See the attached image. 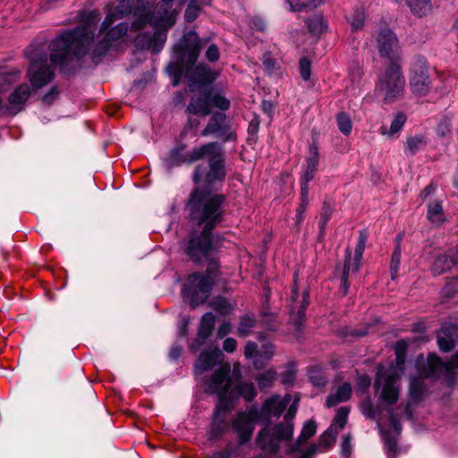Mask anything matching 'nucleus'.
Wrapping results in <instances>:
<instances>
[{
	"label": "nucleus",
	"instance_id": "f257e3e1",
	"mask_svg": "<svg viewBox=\"0 0 458 458\" xmlns=\"http://www.w3.org/2000/svg\"><path fill=\"white\" fill-rule=\"evenodd\" d=\"M128 22L123 21L107 30H101L95 37L94 32L84 25L67 30L57 35L49 44L48 55L45 49L31 44L25 51L30 61L27 76L35 89L50 83L55 78V66L61 72L71 74L81 65V59L89 55L95 64L102 61L111 47L123 38L128 32Z\"/></svg>",
	"mask_w": 458,
	"mask_h": 458
},
{
	"label": "nucleus",
	"instance_id": "f03ea898",
	"mask_svg": "<svg viewBox=\"0 0 458 458\" xmlns=\"http://www.w3.org/2000/svg\"><path fill=\"white\" fill-rule=\"evenodd\" d=\"M185 144H179L173 148L166 160V166L173 168L183 164L191 165L199 160L205 159L208 166L198 165L192 173L194 184L205 182L208 185L221 183L226 178L225 150L221 144L216 141L203 144L186 151Z\"/></svg>",
	"mask_w": 458,
	"mask_h": 458
},
{
	"label": "nucleus",
	"instance_id": "7ed1b4c3",
	"mask_svg": "<svg viewBox=\"0 0 458 458\" xmlns=\"http://www.w3.org/2000/svg\"><path fill=\"white\" fill-rule=\"evenodd\" d=\"M174 51L176 62L167 66L169 74L174 76V86L179 83L184 71L189 73L191 84L199 89L211 85L217 79L218 72L207 64L200 63L194 66L200 53L199 36L195 31L185 33L181 43L174 46Z\"/></svg>",
	"mask_w": 458,
	"mask_h": 458
},
{
	"label": "nucleus",
	"instance_id": "20e7f679",
	"mask_svg": "<svg viewBox=\"0 0 458 458\" xmlns=\"http://www.w3.org/2000/svg\"><path fill=\"white\" fill-rule=\"evenodd\" d=\"M416 369L419 376L410 377L408 394L411 403H419L428 393L425 378L434 382L443 380L449 386L453 385L454 369H458V353L448 361H444L434 352L428 353L427 357L420 354L416 359Z\"/></svg>",
	"mask_w": 458,
	"mask_h": 458
},
{
	"label": "nucleus",
	"instance_id": "39448f33",
	"mask_svg": "<svg viewBox=\"0 0 458 458\" xmlns=\"http://www.w3.org/2000/svg\"><path fill=\"white\" fill-rule=\"evenodd\" d=\"M201 186L195 187L186 206L190 220L202 228L214 230L224 220L225 196L212 193L216 184L208 185L200 182Z\"/></svg>",
	"mask_w": 458,
	"mask_h": 458
},
{
	"label": "nucleus",
	"instance_id": "423d86ee",
	"mask_svg": "<svg viewBox=\"0 0 458 458\" xmlns=\"http://www.w3.org/2000/svg\"><path fill=\"white\" fill-rule=\"evenodd\" d=\"M220 241L221 237L213 234V230L193 229L183 240V252L192 262L202 264L218 250Z\"/></svg>",
	"mask_w": 458,
	"mask_h": 458
},
{
	"label": "nucleus",
	"instance_id": "0eeeda50",
	"mask_svg": "<svg viewBox=\"0 0 458 458\" xmlns=\"http://www.w3.org/2000/svg\"><path fill=\"white\" fill-rule=\"evenodd\" d=\"M293 429L291 424L278 422L275 425H266L259 430L255 437L256 446L264 453L271 455L276 454L281 445L285 443L287 446L293 440Z\"/></svg>",
	"mask_w": 458,
	"mask_h": 458
},
{
	"label": "nucleus",
	"instance_id": "6e6552de",
	"mask_svg": "<svg viewBox=\"0 0 458 458\" xmlns=\"http://www.w3.org/2000/svg\"><path fill=\"white\" fill-rule=\"evenodd\" d=\"M405 79L401 67L393 62L382 73L376 86V92L384 103L392 104L400 98L404 91Z\"/></svg>",
	"mask_w": 458,
	"mask_h": 458
},
{
	"label": "nucleus",
	"instance_id": "1a4fd4ad",
	"mask_svg": "<svg viewBox=\"0 0 458 458\" xmlns=\"http://www.w3.org/2000/svg\"><path fill=\"white\" fill-rule=\"evenodd\" d=\"M260 420H262V412L256 405L236 412L231 422L232 431L236 435L237 439L234 445H239L240 448L248 445L254 433L256 424Z\"/></svg>",
	"mask_w": 458,
	"mask_h": 458
},
{
	"label": "nucleus",
	"instance_id": "9d476101",
	"mask_svg": "<svg viewBox=\"0 0 458 458\" xmlns=\"http://www.w3.org/2000/svg\"><path fill=\"white\" fill-rule=\"evenodd\" d=\"M214 286V278L199 272L192 273L188 277V284L182 287V294L190 301L191 308L203 304L209 297Z\"/></svg>",
	"mask_w": 458,
	"mask_h": 458
},
{
	"label": "nucleus",
	"instance_id": "9b49d317",
	"mask_svg": "<svg viewBox=\"0 0 458 458\" xmlns=\"http://www.w3.org/2000/svg\"><path fill=\"white\" fill-rule=\"evenodd\" d=\"M134 21L131 22V29L139 30L143 29L147 24H151L155 29L168 30L175 22V14L174 12L165 10L161 13V9L154 12H148L146 7L141 8L138 5L133 10Z\"/></svg>",
	"mask_w": 458,
	"mask_h": 458
},
{
	"label": "nucleus",
	"instance_id": "f8f14e48",
	"mask_svg": "<svg viewBox=\"0 0 458 458\" xmlns=\"http://www.w3.org/2000/svg\"><path fill=\"white\" fill-rule=\"evenodd\" d=\"M401 376L395 371L378 372L375 378L374 386L380 390L379 400L388 408H392L399 399L401 390Z\"/></svg>",
	"mask_w": 458,
	"mask_h": 458
},
{
	"label": "nucleus",
	"instance_id": "ddd939ff",
	"mask_svg": "<svg viewBox=\"0 0 458 458\" xmlns=\"http://www.w3.org/2000/svg\"><path fill=\"white\" fill-rule=\"evenodd\" d=\"M410 89L413 94L426 96L432 85L429 76V66L428 61L422 56H416L410 68L409 78Z\"/></svg>",
	"mask_w": 458,
	"mask_h": 458
},
{
	"label": "nucleus",
	"instance_id": "4468645a",
	"mask_svg": "<svg viewBox=\"0 0 458 458\" xmlns=\"http://www.w3.org/2000/svg\"><path fill=\"white\" fill-rule=\"evenodd\" d=\"M231 368L229 365H222L210 377L207 382L206 391L209 394H218V403L222 405H230L226 394L232 386V378L230 377Z\"/></svg>",
	"mask_w": 458,
	"mask_h": 458
},
{
	"label": "nucleus",
	"instance_id": "2eb2a0df",
	"mask_svg": "<svg viewBox=\"0 0 458 458\" xmlns=\"http://www.w3.org/2000/svg\"><path fill=\"white\" fill-rule=\"evenodd\" d=\"M210 114L208 123L201 131V135H215L225 142L235 140L237 137L236 132L231 130L226 114L219 111L213 112Z\"/></svg>",
	"mask_w": 458,
	"mask_h": 458
},
{
	"label": "nucleus",
	"instance_id": "dca6fc26",
	"mask_svg": "<svg viewBox=\"0 0 458 458\" xmlns=\"http://www.w3.org/2000/svg\"><path fill=\"white\" fill-rule=\"evenodd\" d=\"M377 49L380 56L392 63L400 57V46L395 33L387 27L379 30L377 36Z\"/></svg>",
	"mask_w": 458,
	"mask_h": 458
},
{
	"label": "nucleus",
	"instance_id": "f3484780",
	"mask_svg": "<svg viewBox=\"0 0 458 458\" xmlns=\"http://www.w3.org/2000/svg\"><path fill=\"white\" fill-rule=\"evenodd\" d=\"M319 163L318 147L317 143L313 142L310 145L309 155L305 159V164L301 166V191L304 192L306 190L307 193H310L309 183L314 179L315 174L318 171Z\"/></svg>",
	"mask_w": 458,
	"mask_h": 458
},
{
	"label": "nucleus",
	"instance_id": "a211bd4d",
	"mask_svg": "<svg viewBox=\"0 0 458 458\" xmlns=\"http://www.w3.org/2000/svg\"><path fill=\"white\" fill-rule=\"evenodd\" d=\"M106 13L101 23V30H107L115 21L121 20L133 12V0H121L118 4H106L105 6Z\"/></svg>",
	"mask_w": 458,
	"mask_h": 458
},
{
	"label": "nucleus",
	"instance_id": "6ab92c4d",
	"mask_svg": "<svg viewBox=\"0 0 458 458\" xmlns=\"http://www.w3.org/2000/svg\"><path fill=\"white\" fill-rule=\"evenodd\" d=\"M165 29H157L154 32H144L136 38V45L146 50H150L152 53L157 54L164 47L166 41Z\"/></svg>",
	"mask_w": 458,
	"mask_h": 458
},
{
	"label": "nucleus",
	"instance_id": "aec40b11",
	"mask_svg": "<svg viewBox=\"0 0 458 458\" xmlns=\"http://www.w3.org/2000/svg\"><path fill=\"white\" fill-rule=\"evenodd\" d=\"M230 405L217 404L214 410L210 423L209 439L216 440L226 430L225 414L229 411Z\"/></svg>",
	"mask_w": 458,
	"mask_h": 458
},
{
	"label": "nucleus",
	"instance_id": "412c9836",
	"mask_svg": "<svg viewBox=\"0 0 458 458\" xmlns=\"http://www.w3.org/2000/svg\"><path fill=\"white\" fill-rule=\"evenodd\" d=\"M31 89L27 83L17 86L8 98V110L12 114H17L23 110L26 102L30 97Z\"/></svg>",
	"mask_w": 458,
	"mask_h": 458
},
{
	"label": "nucleus",
	"instance_id": "4be33fe9",
	"mask_svg": "<svg viewBox=\"0 0 458 458\" xmlns=\"http://www.w3.org/2000/svg\"><path fill=\"white\" fill-rule=\"evenodd\" d=\"M291 402L289 394L284 398H280L278 395H274L267 399L262 404L259 411L262 412V419H269L270 417L278 418L283 411L286 409Z\"/></svg>",
	"mask_w": 458,
	"mask_h": 458
},
{
	"label": "nucleus",
	"instance_id": "5701e85b",
	"mask_svg": "<svg viewBox=\"0 0 458 458\" xmlns=\"http://www.w3.org/2000/svg\"><path fill=\"white\" fill-rule=\"evenodd\" d=\"M297 298H299L298 290L294 287L292 291V311H291V320L295 325L297 328L303 324L306 316V310L310 304V293L308 290L303 291L301 294V301L297 307V310L295 311V304H297Z\"/></svg>",
	"mask_w": 458,
	"mask_h": 458
},
{
	"label": "nucleus",
	"instance_id": "b1692460",
	"mask_svg": "<svg viewBox=\"0 0 458 458\" xmlns=\"http://www.w3.org/2000/svg\"><path fill=\"white\" fill-rule=\"evenodd\" d=\"M458 266V246L451 249L445 254L439 255L432 265V273L435 276H440L452 267Z\"/></svg>",
	"mask_w": 458,
	"mask_h": 458
},
{
	"label": "nucleus",
	"instance_id": "393cba45",
	"mask_svg": "<svg viewBox=\"0 0 458 458\" xmlns=\"http://www.w3.org/2000/svg\"><path fill=\"white\" fill-rule=\"evenodd\" d=\"M222 358L223 352L218 348L201 352L194 365L195 374L200 375L211 369Z\"/></svg>",
	"mask_w": 458,
	"mask_h": 458
},
{
	"label": "nucleus",
	"instance_id": "a878e982",
	"mask_svg": "<svg viewBox=\"0 0 458 458\" xmlns=\"http://www.w3.org/2000/svg\"><path fill=\"white\" fill-rule=\"evenodd\" d=\"M187 112L193 115L207 116L210 114L208 90L205 89L193 96L187 106Z\"/></svg>",
	"mask_w": 458,
	"mask_h": 458
},
{
	"label": "nucleus",
	"instance_id": "bb28decb",
	"mask_svg": "<svg viewBox=\"0 0 458 458\" xmlns=\"http://www.w3.org/2000/svg\"><path fill=\"white\" fill-rule=\"evenodd\" d=\"M215 326V317L211 312H207L202 316L198 331V336L191 349L197 351L202 345L207 338L211 335Z\"/></svg>",
	"mask_w": 458,
	"mask_h": 458
},
{
	"label": "nucleus",
	"instance_id": "cd10ccee",
	"mask_svg": "<svg viewBox=\"0 0 458 458\" xmlns=\"http://www.w3.org/2000/svg\"><path fill=\"white\" fill-rule=\"evenodd\" d=\"M317 425L314 420H308L304 423L301 432L294 443H291L288 445L286 453L288 454H293L301 451V445L312 436L315 435Z\"/></svg>",
	"mask_w": 458,
	"mask_h": 458
},
{
	"label": "nucleus",
	"instance_id": "c85d7f7f",
	"mask_svg": "<svg viewBox=\"0 0 458 458\" xmlns=\"http://www.w3.org/2000/svg\"><path fill=\"white\" fill-rule=\"evenodd\" d=\"M352 388L350 383H344L339 386L334 394H330L327 400L326 405L328 408L336 406L340 403L346 402L350 399Z\"/></svg>",
	"mask_w": 458,
	"mask_h": 458
},
{
	"label": "nucleus",
	"instance_id": "c756f323",
	"mask_svg": "<svg viewBox=\"0 0 458 458\" xmlns=\"http://www.w3.org/2000/svg\"><path fill=\"white\" fill-rule=\"evenodd\" d=\"M290 11L293 13H309L321 5L323 0H285Z\"/></svg>",
	"mask_w": 458,
	"mask_h": 458
},
{
	"label": "nucleus",
	"instance_id": "7c9ffc66",
	"mask_svg": "<svg viewBox=\"0 0 458 458\" xmlns=\"http://www.w3.org/2000/svg\"><path fill=\"white\" fill-rule=\"evenodd\" d=\"M427 218L436 225H440L445 221L441 201L433 200L428 204Z\"/></svg>",
	"mask_w": 458,
	"mask_h": 458
},
{
	"label": "nucleus",
	"instance_id": "2f4dec72",
	"mask_svg": "<svg viewBox=\"0 0 458 458\" xmlns=\"http://www.w3.org/2000/svg\"><path fill=\"white\" fill-rule=\"evenodd\" d=\"M208 90L210 110L212 108H217L220 110V112H225L230 108L231 102L228 98H226L220 92L214 91L212 89H208Z\"/></svg>",
	"mask_w": 458,
	"mask_h": 458
},
{
	"label": "nucleus",
	"instance_id": "473e14b6",
	"mask_svg": "<svg viewBox=\"0 0 458 458\" xmlns=\"http://www.w3.org/2000/svg\"><path fill=\"white\" fill-rule=\"evenodd\" d=\"M275 350L274 345L271 344H263L257 352L255 359L253 360V365L255 369H260L263 368L265 363H267L272 356L274 355Z\"/></svg>",
	"mask_w": 458,
	"mask_h": 458
},
{
	"label": "nucleus",
	"instance_id": "72a5a7b5",
	"mask_svg": "<svg viewBox=\"0 0 458 458\" xmlns=\"http://www.w3.org/2000/svg\"><path fill=\"white\" fill-rule=\"evenodd\" d=\"M368 239L367 233L365 231H360L357 244L355 247L354 257H352L353 260V272L358 273L360 267V260L362 258L363 251L365 250L366 242Z\"/></svg>",
	"mask_w": 458,
	"mask_h": 458
},
{
	"label": "nucleus",
	"instance_id": "f704fd0d",
	"mask_svg": "<svg viewBox=\"0 0 458 458\" xmlns=\"http://www.w3.org/2000/svg\"><path fill=\"white\" fill-rule=\"evenodd\" d=\"M411 13L419 17L430 13L432 5L430 0H405Z\"/></svg>",
	"mask_w": 458,
	"mask_h": 458
},
{
	"label": "nucleus",
	"instance_id": "c9c22d12",
	"mask_svg": "<svg viewBox=\"0 0 458 458\" xmlns=\"http://www.w3.org/2000/svg\"><path fill=\"white\" fill-rule=\"evenodd\" d=\"M277 373L274 369H267L256 377L259 388L261 392H267L276 381Z\"/></svg>",
	"mask_w": 458,
	"mask_h": 458
},
{
	"label": "nucleus",
	"instance_id": "e433bc0d",
	"mask_svg": "<svg viewBox=\"0 0 458 458\" xmlns=\"http://www.w3.org/2000/svg\"><path fill=\"white\" fill-rule=\"evenodd\" d=\"M407 116L403 112H398L394 114L389 131L386 130L385 126L380 128L382 134H386L389 137H393L395 133L399 132L404 123H406Z\"/></svg>",
	"mask_w": 458,
	"mask_h": 458
},
{
	"label": "nucleus",
	"instance_id": "4c0bfd02",
	"mask_svg": "<svg viewBox=\"0 0 458 458\" xmlns=\"http://www.w3.org/2000/svg\"><path fill=\"white\" fill-rule=\"evenodd\" d=\"M427 142L422 135H415L407 138L404 145V152L407 155H415L417 152L421 150Z\"/></svg>",
	"mask_w": 458,
	"mask_h": 458
},
{
	"label": "nucleus",
	"instance_id": "58836bf2",
	"mask_svg": "<svg viewBox=\"0 0 458 458\" xmlns=\"http://www.w3.org/2000/svg\"><path fill=\"white\" fill-rule=\"evenodd\" d=\"M334 213V208L332 205L327 202L324 201L323 206L320 212V218H319V233L318 237L322 238L325 234V229L327 225V222L331 219L332 215Z\"/></svg>",
	"mask_w": 458,
	"mask_h": 458
},
{
	"label": "nucleus",
	"instance_id": "ea45409f",
	"mask_svg": "<svg viewBox=\"0 0 458 458\" xmlns=\"http://www.w3.org/2000/svg\"><path fill=\"white\" fill-rule=\"evenodd\" d=\"M437 335L448 339L453 344L455 345V344L458 342V326L453 323L445 324L441 327ZM457 353L453 357H454ZM453 359L454 358H452L450 360Z\"/></svg>",
	"mask_w": 458,
	"mask_h": 458
},
{
	"label": "nucleus",
	"instance_id": "a19ab883",
	"mask_svg": "<svg viewBox=\"0 0 458 458\" xmlns=\"http://www.w3.org/2000/svg\"><path fill=\"white\" fill-rule=\"evenodd\" d=\"M385 449L388 458H394L398 452L397 439L388 431H382Z\"/></svg>",
	"mask_w": 458,
	"mask_h": 458
},
{
	"label": "nucleus",
	"instance_id": "79ce46f5",
	"mask_svg": "<svg viewBox=\"0 0 458 458\" xmlns=\"http://www.w3.org/2000/svg\"><path fill=\"white\" fill-rule=\"evenodd\" d=\"M401 240H402V235L398 234L396 236V244H395L394 250L392 254V259H391L390 269H391L392 278H394L395 276L397 275L399 267H400V264H401V252H402Z\"/></svg>",
	"mask_w": 458,
	"mask_h": 458
},
{
	"label": "nucleus",
	"instance_id": "37998d69",
	"mask_svg": "<svg viewBox=\"0 0 458 458\" xmlns=\"http://www.w3.org/2000/svg\"><path fill=\"white\" fill-rule=\"evenodd\" d=\"M309 377L312 385L315 386H324L327 383L325 371L318 365L310 367L309 370Z\"/></svg>",
	"mask_w": 458,
	"mask_h": 458
},
{
	"label": "nucleus",
	"instance_id": "c03bdc74",
	"mask_svg": "<svg viewBox=\"0 0 458 458\" xmlns=\"http://www.w3.org/2000/svg\"><path fill=\"white\" fill-rule=\"evenodd\" d=\"M307 26L310 32L313 34H321L327 30V23L321 15H315L308 19Z\"/></svg>",
	"mask_w": 458,
	"mask_h": 458
},
{
	"label": "nucleus",
	"instance_id": "a18cd8bd",
	"mask_svg": "<svg viewBox=\"0 0 458 458\" xmlns=\"http://www.w3.org/2000/svg\"><path fill=\"white\" fill-rule=\"evenodd\" d=\"M337 435V428H334V424H331L327 429L320 436L318 439V445L320 447H330L335 442Z\"/></svg>",
	"mask_w": 458,
	"mask_h": 458
},
{
	"label": "nucleus",
	"instance_id": "49530a36",
	"mask_svg": "<svg viewBox=\"0 0 458 458\" xmlns=\"http://www.w3.org/2000/svg\"><path fill=\"white\" fill-rule=\"evenodd\" d=\"M256 325V320L253 317L245 316L240 320L238 327V335L242 337H246L250 335L252 329Z\"/></svg>",
	"mask_w": 458,
	"mask_h": 458
},
{
	"label": "nucleus",
	"instance_id": "de8ad7c7",
	"mask_svg": "<svg viewBox=\"0 0 458 458\" xmlns=\"http://www.w3.org/2000/svg\"><path fill=\"white\" fill-rule=\"evenodd\" d=\"M238 393L241 396H242L246 401H252L256 395L257 391L253 385L250 382H241L237 386Z\"/></svg>",
	"mask_w": 458,
	"mask_h": 458
},
{
	"label": "nucleus",
	"instance_id": "09e8293b",
	"mask_svg": "<svg viewBox=\"0 0 458 458\" xmlns=\"http://www.w3.org/2000/svg\"><path fill=\"white\" fill-rule=\"evenodd\" d=\"M309 205V193L306 192V190L301 191V202L296 209L295 215V225L300 226L304 218V214L307 210Z\"/></svg>",
	"mask_w": 458,
	"mask_h": 458
},
{
	"label": "nucleus",
	"instance_id": "8fccbe9b",
	"mask_svg": "<svg viewBox=\"0 0 458 458\" xmlns=\"http://www.w3.org/2000/svg\"><path fill=\"white\" fill-rule=\"evenodd\" d=\"M336 123L339 131L344 135H349L352 130V123L350 115L344 112H341L336 115Z\"/></svg>",
	"mask_w": 458,
	"mask_h": 458
},
{
	"label": "nucleus",
	"instance_id": "3c124183",
	"mask_svg": "<svg viewBox=\"0 0 458 458\" xmlns=\"http://www.w3.org/2000/svg\"><path fill=\"white\" fill-rule=\"evenodd\" d=\"M241 455V448L233 443H229L222 451H216L213 454L212 458H231Z\"/></svg>",
	"mask_w": 458,
	"mask_h": 458
},
{
	"label": "nucleus",
	"instance_id": "603ef678",
	"mask_svg": "<svg viewBox=\"0 0 458 458\" xmlns=\"http://www.w3.org/2000/svg\"><path fill=\"white\" fill-rule=\"evenodd\" d=\"M349 411L350 410L347 407H341L337 410L332 424H334V428H337L338 431L344 428Z\"/></svg>",
	"mask_w": 458,
	"mask_h": 458
},
{
	"label": "nucleus",
	"instance_id": "864d4df0",
	"mask_svg": "<svg viewBox=\"0 0 458 458\" xmlns=\"http://www.w3.org/2000/svg\"><path fill=\"white\" fill-rule=\"evenodd\" d=\"M200 6L198 4L196 0L191 1L184 12V19L188 22L194 21L199 15Z\"/></svg>",
	"mask_w": 458,
	"mask_h": 458
},
{
	"label": "nucleus",
	"instance_id": "5fc2aeb1",
	"mask_svg": "<svg viewBox=\"0 0 458 458\" xmlns=\"http://www.w3.org/2000/svg\"><path fill=\"white\" fill-rule=\"evenodd\" d=\"M353 273V260L352 259V251L349 248L345 250V259L342 271L341 281H348L350 273Z\"/></svg>",
	"mask_w": 458,
	"mask_h": 458
},
{
	"label": "nucleus",
	"instance_id": "6e6d98bb",
	"mask_svg": "<svg viewBox=\"0 0 458 458\" xmlns=\"http://www.w3.org/2000/svg\"><path fill=\"white\" fill-rule=\"evenodd\" d=\"M360 411L366 418H369L371 420H376L379 413L374 409L373 403L369 397H367L360 403Z\"/></svg>",
	"mask_w": 458,
	"mask_h": 458
},
{
	"label": "nucleus",
	"instance_id": "4d7b16f0",
	"mask_svg": "<svg viewBox=\"0 0 458 458\" xmlns=\"http://www.w3.org/2000/svg\"><path fill=\"white\" fill-rule=\"evenodd\" d=\"M299 70H300L301 77L304 81H308L310 80L311 64L308 58L302 57L300 59Z\"/></svg>",
	"mask_w": 458,
	"mask_h": 458
},
{
	"label": "nucleus",
	"instance_id": "13d9d810",
	"mask_svg": "<svg viewBox=\"0 0 458 458\" xmlns=\"http://www.w3.org/2000/svg\"><path fill=\"white\" fill-rule=\"evenodd\" d=\"M364 12L362 10L356 9L349 21L353 30H359L362 28L364 24Z\"/></svg>",
	"mask_w": 458,
	"mask_h": 458
},
{
	"label": "nucleus",
	"instance_id": "bf43d9fd",
	"mask_svg": "<svg viewBox=\"0 0 458 458\" xmlns=\"http://www.w3.org/2000/svg\"><path fill=\"white\" fill-rule=\"evenodd\" d=\"M59 93L57 86L51 87L42 97V102L47 106H51L58 98Z\"/></svg>",
	"mask_w": 458,
	"mask_h": 458
},
{
	"label": "nucleus",
	"instance_id": "052dcab7",
	"mask_svg": "<svg viewBox=\"0 0 458 458\" xmlns=\"http://www.w3.org/2000/svg\"><path fill=\"white\" fill-rule=\"evenodd\" d=\"M214 307L216 310L221 313H228L230 311V304L228 301L224 297H217L213 301Z\"/></svg>",
	"mask_w": 458,
	"mask_h": 458
},
{
	"label": "nucleus",
	"instance_id": "680f3d73",
	"mask_svg": "<svg viewBox=\"0 0 458 458\" xmlns=\"http://www.w3.org/2000/svg\"><path fill=\"white\" fill-rule=\"evenodd\" d=\"M387 412L389 415L390 425L394 432L399 435L402 430V426L398 416L394 413L393 408H388Z\"/></svg>",
	"mask_w": 458,
	"mask_h": 458
},
{
	"label": "nucleus",
	"instance_id": "e2e57ef3",
	"mask_svg": "<svg viewBox=\"0 0 458 458\" xmlns=\"http://www.w3.org/2000/svg\"><path fill=\"white\" fill-rule=\"evenodd\" d=\"M259 129V120L257 117H255L249 123V125H248V135H249L248 140H256Z\"/></svg>",
	"mask_w": 458,
	"mask_h": 458
},
{
	"label": "nucleus",
	"instance_id": "0e129e2a",
	"mask_svg": "<svg viewBox=\"0 0 458 458\" xmlns=\"http://www.w3.org/2000/svg\"><path fill=\"white\" fill-rule=\"evenodd\" d=\"M204 262H208V268L207 272L208 273V276H210L214 278V276L216 275L218 267H219V262L216 258L214 257V254L208 259L204 260Z\"/></svg>",
	"mask_w": 458,
	"mask_h": 458
},
{
	"label": "nucleus",
	"instance_id": "69168bd1",
	"mask_svg": "<svg viewBox=\"0 0 458 458\" xmlns=\"http://www.w3.org/2000/svg\"><path fill=\"white\" fill-rule=\"evenodd\" d=\"M205 55H206V58L211 63H215V62L218 61V59L220 57V52H219L217 46L215 44H211L208 47Z\"/></svg>",
	"mask_w": 458,
	"mask_h": 458
},
{
	"label": "nucleus",
	"instance_id": "338daca9",
	"mask_svg": "<svg viewBox=\"0 0 458 458\" xmlns=\"http://www.w3.org/2000/svg\"><path fill=\"white\" fill-rule=\"evenodd\" d=\"M444 293L446 296L458 293V276L452 278L445 284Z\"/></svg>",
	"mask_w": 458,
	"mask_h": 458
},
{
	"label": "nucleus",
	"instance_id": "774afa93",
	"mask_svg": "<svg viewBox=\"0 0 458 458\" xmlns=\"http://www.w3.org/2000/svg\"><path fill=\"white\" fill-rule=\"evenodd\" d=\"M258 344L254 342L249 341L244 347V355L247 359L254 358L257 355Z\"/></svg>",
	"mask_w": 458,
	"mask_h": 458
}]
</instances>
